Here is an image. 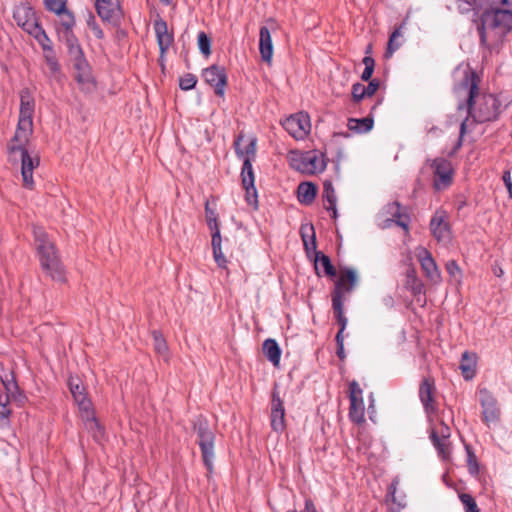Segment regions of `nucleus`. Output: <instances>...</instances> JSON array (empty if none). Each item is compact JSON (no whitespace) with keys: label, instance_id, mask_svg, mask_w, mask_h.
<instances>
[{"label":"nucleus","instance_id":"obj_1","mask_svg":"<svg viewBox=\"0 0 512 512\" xmlns=\"http://www.w3.org/2000/svg\"><path fill=\"white\" fill-rule=\"evenodd\" d=\"M480 77L473 69H466L462 79L457 84L455 91L459 96H464L465 101L458 104V111L465 110L467 116L461 122L459 137L453 148V153L463 145V137L467 132L469 118L474 123L495 121L501 113V101L490 93L479 92Z\"/></svg>","mask_w":512,"mask_h":512},{"label":"nucleus","instance_id":"obj_2","mask_svg":"<svg viewBox=\"0 0 512 512\" xmlns=\"http://www.w3.org/2000/svg\"><path fill=\"white\" fill-rule=\"evenodd\" d=\"M33 115L34 111L20 108L17 128L13 138L8 144V153L10 157L21 160V174L23 186L27 189H33V170L40 164L37 156L32 157L27 149L30 136L33 133Z\"/></svg>","mask_w":512,"mask_h":512},{"label":"nucleus","instance_id":"obj_3","mask_svg":"<svg viewBox=\"0 0 512 512\" xmlns=\"http://www.w3.org/2000/svg\"><path fill=\"white\" fill-rule=\"evenodd\" d=\"M37 254L43 271L59 283L66 282V271L58 255V251L48 234L40 227L33 230Z\"/></svg>","mask_w":512,"mask_h":512},{"label":"nucleus","instance_id":"obj_4","mask_svg":"<svg viewBox=\"0 0 512 512\" xmlns=\"http://www.w3.org/2000/svg\"><path fill=\"white\" fill-rule=\"evenodd\" d=\"M481 23L477 30L482 45L487 44L488 33L492 32L496 36H504L512 30V10L511 7L501 6L482 12Z\"/></svg>","mask_w":512,"mask_h":512},{"label":"nucleus","instance_id":"obj_5","mask_svg":"<svg viewBox=\"0 0 512 512\" xmlns=\"http://www.w3.org/2000/svg\"><path fill=\"white\" fill-rule=\"evenodd\" d=\"M357 283V275L354 269L340 268V274L335 282L332 291V309L335 318L345 317L344 301L345 295L352 292Z\"/></svg>","mask_w":512,"mask_h":512},{"label":"nucleus","instance_id":"obj_6","mask_svg":"<svg viewBox=\"0 0 512 512\" xmlns=\"http://www.w3.org/2000/svg\"><path fill=\"white\" fill-rule=\"evenodd\" d=\"M69 388L79 410L81 411V416L86 429L93 432L95 437L97 434L102 435V427L94 416L91 401L87 398L85 388L81 384L80 380H74L71 378L69 380Z\"/></svg>","mask_w":512,"mask_h":512},{"label":"nucleus","instance_id":"obj_7","mask_svg":"<svg viewBox=\"0 0 512 512\" xmlns=\"http://www.w3.org/2000/svg\"><path fill=\"white\" fill-rule=\"evenodd\" d=\"M194 431L198 437V445L201 450L202 460L207 469L208 474L213 473V461L215 458L214 441L215 434L209 428V424L205 418L199 417L194 423Z\"/></svg>","mask_w":512,"mask_h":512},{"label":"nucleus","instance_id":"obj_8","mask_svg":"<svg viewBox=\"0 0 512 512\" xmlns=\"http://www.w3.org/2000/svg\"><path fill=\"white\" fill-rule=\"evenodd\" d=\"M294 155L291 166L302 173L315 174L322 172L326 168L327 163L324 154H319L315 150L305 153H294Z\"/></svg>","mask_w":512,"mask_h":512},{"label":"nucleus","instance_id":"obj_9","mask_svg":"<svg viewBox=\"0 0 512 512\" xmlns=\"http://www.w3.org/2000/svg\"><path fill=\"white\" fill-rule=\"evenodd\" d=\"M433 170V187L436 191L447 189L453 182L454 169L449 160L435 158L427 160Z\"/></svg>","mask_w":512,"mask_h":512},{"label":"nucleus","instance_id":"obj_10","mask_svg":"<svg viewBox=\"0 0 512 512\" xmlns=\"http://www.w3.org/2000/svg\"><path fill=\"white\" fill-rule=\"evenodd\" d=\"M282 126L293 138L302 140L310 133V116L308 113L298 112L287 117Z\"/></svg>","mask_w":512,"mask_h":512},{"label":"nucleus","instance_id":"obj_11","mask_svg":"<svg viewBox=\"0 0 512 512\" xmlns=\"http://www.w3.org/2000/svg\"><path fill=\"white\" fill-rule=\"evenodd\" d=\"M13 18L16 24L29 35L41 26L34 9L28 3L17 5L13 12Z\"/></svg>","mask_w":512,"mask_h":512},{"label":"nucleus","instance_id":"obj_12","mask_svg":"<svg viewBox=\"0 0 512 512\" xmlns=\"http://www.w3.org/2000/svg\"><path fill=\"white\" fill-rule=\"evenodd\" d=\"M96 11L99 17L114 26H119L123 12L119 0H96Z\"/></svg>","mask_w":512,"mask_h":512},{"label":"nucleus","instance_id":"obj_13","mask_svg":"<svg viewBox=\"0 0 512 512\" xmlns=\"http://www.w3.org/2000/svg\"><path fill=\"white\" fill-rule=\"evenodd\" d=\"M479 402L482 407V420L490 426L492 423H497L500 420V409L497 404L496 398L486 388L479 390Z\"/></svg>","mask_w":512,"mask_h":512},{"label":"nucleus","instance_id":"obj_14","mask_svg":"<svg viewBox=\"0 0 512 512\" xmlns=\"http://www.w3.org/2000/svg\"><path fill=\"white\" fill-rule=\"evenodd\" d=\"M202 76L205 82L214 88L217 96H224L227 85V74L224 67L213 64L203 70Z\"/></svg>","mask_w":512,"mask_h":512},{"label":"nucleus","instance_id":"obj_15","mask_svg":"<svg viewBox=\"0 0 512 512\" xmlns=\"http://www.w3.org/2000/svg\"><path fill=\"white\" fill-rule=\"evenodd\" d=\"M435 393L434 380L430 377L424 378L419 386V398L427 415L436 414L438 411Z\"/></svg>","mask_w":512,"mask_h":512},{"label":"nucleus","instance_id":"obj_16","mask_svg":"<svg viewBox=\"0 0 512 512\" xmlns=\"http://www.w3.org/2000/svg\"><path fill=\"white\" fill-rule=\"evenodd\" d=\"M241 179L243 189L245 190V200L249 205L253 206L254 208H257L258 195L254 185L255 176L252 164L249 163V160H246L242 165Z\"/></svg>","mask_w":512,"mask_h":512},{"label":"nucleus","instance_id":"obj_17","mask_svg":"<svg viewBox=\"0 0 512 512\" xmlns=\"http://www.w3.org/2000/svg\"><path fill=\"white\" fill-rule=\"evenodd\" d=\"M501 6L512 7V0H457V7L462 12L488 11Z\"/></svg>","mask_w":512,"mask_h":512},{"label":"nucleus","instance_id":"obj_18","mask_svg":"<svg viewBox=\"0 0 512 512\" xmlns=\"http://www.w3.org/2000/svg\"><path fill=\"white\" fill-rule=\"evenodd\" d=\"M416 256L421 264V268L425 276L433 283H439L441 280V273L432 254L424 247L416 249Z\"/></svg>","mask_w":512,"mask_h":512},{"label":"nucleus","instance_id":"obj_19","mask_svg":"<svg viewBox=\"0 0 512 512\" xmlns=\"http://www.w3.org/2000/svg\"><path fill=\"white\" fill-rule=\"evenodd\" d=\"M256 144L257 138L255 136H246L241 132L236 137L234 141L235 152L239 158L243 159V163L249 160V163L252 164V160L256 156Z\"/></svg>","mask_w":512,"mask_h":512},{"label":"nucleus","instance_id":"obj_20","mask_svg":"<svg viewBox=\"0 0 512 512\" xmlns=\"http://www.w3.org/2000/svg\"><path fill=\"white\" fill-rule=\"evenodd\" d=\"M153 28L160 52L161 54H164L174 41L173 34L168 32L167 22L161 17H158L154 21Z\"/></svg>","mask_w":512,"mask_h":512},{"label":"nucleus","instance_id":"obj_21","mask_svg":"<svg viewBox=\"0 0 512 512\" xmlns=\"http://www.w3.org/2000/svg\"><path fill=\"white\" fill-rule=\"evenodd\" d=\"M444 218V213L437 212L430 221L431 232L439 242H447L451 238L449 224Z\"/></svg>","mask_w":512,"mask_h":512},{"label":"nucleus","instance_id":"obj_22","mask_svg":"<svg viewBox=\"0 0 512 512\" xmlns=\"http://www.w3.org/2000/svg\"><path fill=\"white\" fill-rule=\"evenodd\" d=\"M259 52L264 62H271L273 43L270 31L266 26H262L259 31Z\"/></svg>","mask_w":512,"mask_h":512},{"label":"nucleus","instance_id":"obj_23","mask_svg":"<svg viewBox=\"0 0 512 512\" xmlns=\"http://www.w3.org/2000/svg\"><path fill=\"white\" fill-rule=\"evenodd\" d=\"M73 67L75 69V80L79 84L85 85L92 83L93 77L91 67L86 58L76 59V61H73Z\"/></svg>","mask_w":512,"mask_h":512},{"label":"nucleus","instance_id":"obj_24","mask_svg":"<svg viewBox=\"0 0 512 512\" xmlns=\"http://www.w3.org/2000/svg\"><path fill=\"white\" fill-rule=\"evenodd\" d=\"M322 198H323L325 209L328 211H332V217L334 219H336L337 218V209H336L337 197L335 194L333 184L330 180H325L323 183Z\"/></svg>","mask_w":512,"mask_h":512},{"label":"nucleus","instance_id":"obj_25","mask_svg":"<svg viewBox=\"0 0 512 512\" xmlns=\"http://www.w3.org/2000/svg\"><path fill=\"white\" fill-rule=\"evenodd\" d=\"M386 211L391 215L392 222H395L396 225L403 228L406 232L408 231L409 224V216L406 213L401 211V205L399 202L395 201L386 206Z\"/></svg>","mask_w":512,"mask_h":512},{"label":"nucleus","instance_id":"obj_26","mask_svg":"<svg viewBox=\"0 0 512 512\" xmlns=\"http://www.w3.org/2000/svg\"><path fill=\"white\" fill-rule=\"evenodd\" d=\"M317 186L312 182H301L297 188L298 201L303 205H310L315 200Z\"/></svg>","mask_w":512,"mask_h":512},{"label":"nucleus","instance_id":"obj_27","mask_svg":"<svg viewBox=\"0 0 512 512\" xmlns=\"http://www.w3.org/2000/svg\"><path fill=\"white\" fill-rule=\"evenodd\" d=\"M376 109V105H374L371 109V113L369 116L357 119V118H349L348 119V128L349 130L356 133H366L373 128L374 120L372 117L373 111Z\"/></svg>","mask_w":512,"mask_h":512},{"label":"nucleus","instance_id":"obj_28","mask_svg":"<svg viewBox=\"0 0 512 512\" xmlns=\"http://www.w3.org/2000/svg\"><path fill=\"white\" fill-rule=\"evenodd\" d=\"M475 367H476V354L471 353L469 351H465L462 354L461 362H460V370L464 379L470 380L475 376Z\"/></svg>","mask_w":512,"mask_h":512},{"label":"nucleus","instance_id":"obj_29","mask_svg":"<svg viewBox=\"0 0 512 512\" xmlns=\"http://www.w3.org/2000/svg\"><path fill=\"white\" fill-rule=\"evenodd\" d=\"M263 353L266 358L274 365L278 366L281 358V349L274 339H266L263 342Z\"/></svg>","mask_w":512,"mask_h":512},{"label":"nucleus","instance_id":"obj_30","mask_svg":"<svg viewBox=\"0 0 512 512\" xmlns=\"http://www.w3.org/2000/svg\"><path fill=\"white\" fill-rule=\"evenodd\" d=\"M349 418L353 423L362 424L365 421V408L363 399H349Z\"/></svg>","mask_w":512,"mask_h":512},{"label":"nucleus","instance_id":"obj_31","mask_svg":"<svg viewBox=\"0 0 512 512\" xmlns=\"http://www.w3.org/2000/svg\"><path fill=\"white\" fill-rule=\"evenodd\" d=\"M429 438L437 450L439 457H441L443 460L448 459L451 454L450 440L439 437L435 433H430Z\"/></svg>","mask_w":512,"mask_h":512},{"label":"nucleus","instance_id":"obj_32","mask_svg":"<svg viewBox=\"0 0 512 512\" xmlns=\"http://www.w3.org/2000/svg\"><path fill=\"white\" fill-rule=\"evenodd\" d=\"M300 233H301V238H302V241H303V245H304V248L307 252V254L310 253V251H313L314 253L317 252L316 251V237H315V232H314V227L311 225V226H302L301 229H300Z\"/></svg>","mask_w":512,"mask_h":512},{"label":"nucleus","instance_id":"obj_33","mask_svg":"<svg viewBox=\"0 0 512 512\" xmlns=\"http://www.w3.org/2000/svg\"><path fill=\"white\" fill-rule=\"evenodd\" d=\"M59 18V26H57V33L59 31H71L73 30L76 22L75 17L71 11H69L66 7L62 9L61 12H55Z\"/></svg>","mask_w":512,"mask_h":512},{"label":"nucleus","instance_id":"obj_34","mask_svg":"<svg viewBox=\"0 0 512 512\" xmlns=\"http://www.w3.org/2000/svg\"><path fill=\"white\" fill-rule=\"evenodd\" d=\"M338 325H339V331L338 333L336 334V337H335V340H336V344H337V356L343 360L345 358V352H344V336H343V333H344V330L346 329V326H347V318L346 317H340V318H335Z\"/></svg>","mask_w":512,"mask_h":512},{"label":"nucleus","instance_id":"obj_35","mask_svg":"<svg viewBox=\"0 0 512 512\" xmlns=\"http://www.w3.org/2000/svg\"><path fill=\"white\" fill-rule=\"evenodd\" d=\"M406 286L409 288L413 295H418L423 292V284L417 278L416 272L413 268L407 270L406 273Z\"/></svg>","mask_w":512,"mask_h":512},{"label":"nucleus","instance_id":"obj_36","mask_svg":"<svg viewBox=\"0 0 512 512\" xmlns=\"http://www.w3.org/2000/svg\"><path fill=\"white\" fill-rule=\"evenodd\" d=\"M43 56L50 70V74L54 77L59 75L61 69L54 49H48V51L43 53Z\"/></svg>","mask_w":512,"mask_h":512},{"label":"nucleus","instance_id":"obj_37","mask_svg":"<svg viewBox=\"0 0 512 512\" xmlns=\"http://www.w3.org/2000/svg\"><path fill=\"white\" fill-rule=\"evenodd\" d=\"M35 38V40L39 43L41 46L43 53L48 51V49H54L52 45V41L47 36L44 29L40 26L38 27L33 33L30 34Z\"/></svg>","mask_w":512,"mask_h":512},{"label":"nucleus","instance_id":"obj_38","mask_svg":"<svg viewBox=\"0 0 512 512\" xmlns=\"http://www.w3.org/2000/svg\"><path fill=\"white\" fill-rule=\"evenodd\" d=\"M315 262H320L324 268V272L329 277L336 276V269L331 263L330 258L322 252H315Z\"/></svg>","mask_w":512,"mask_h":512},{"label":"nucleus","instance_id":"obj_39","mask_svg":"<svg viewBox=\"0 0 512 512\" xmlns=\"http://www.w3.org/2000/svg\"><path fill=\"white\" fill-rule=\"evenodd\" d=\"M271 428L275 432H283L285 430V411L270 412Z\"/></svg>","mask_w":512,"mask_h":512},{"label":"nucleus","instance_id":"obj_40","mask_svg":"<svg viewBox=\"0 0 512 512\" xmlns=\"http://www.w3.org/2000/svg\"><path fill=\"white\" fill-rule=\"evenodd\" d=\"M204 209H205V218H206V222H207L209 229L212 230V229L219 228L218 214L215 209L210 207L209 200L205 201Z\"/></svg>","mask_w":512,"mask_h":512},{"label":"nucleus","instance_id":"obj_41","mask_svg":"<svg viewBox=\"0 0 512 512\" xmlns=\"http://www.w3.org/2000/svg\"><path fill=\"white\" fill-rule=\"evenodd\" d=\"M401 36H402V34H401V27L396 28V29L392 32V34H391V35H390V37H389L387 50H386V52H385V57H386V58L391 57V56H392V54H393L396 50H398V49L400 48L401 43H399V42L397 41V39H398L399 37H401Z\"/></svg>","mask_w":512,"mask_h":512},{"label":"nucleus","instance_id":"obj_42","mask_svg":"<svg viewBox=\"0 0 512 512\" xmlns=\"http://www.w3.org/2000/svg\"><path fill=\"white\" fill-rule=\"evenodd\" d=\"M465 450L467 454V467L468 471L471 475H478L479 473V464L477 457L470 445H465Z\"/></svg>","mask_w":512,"mask_h":512},{"label":"nucleus","instance_id":"obj_43","mask_svg":"<svg viewBox=\"0 0 512 512\" xmlns=\"http://www.w3.org/2000/svg\"><path fill=\"white\" fill-rule=\"evenodd\" d=\"M152 337H153L155 351L159 355L166 357L167 352H168V347H167L166 341L163 338L162 334L159 331L154 330L152 332Z\"/></svg>","mask_w":512,"mask_h":512},{"label":"nucleus","instance_id":"obj_44","mask_svg":"<svg viewBox=\"0 0 512 512\" xmlns=\"http://www.w3.org/2000/svg\"><path fill=\"white\" fill-rule=\"evenodd\" d=\"M285 411L284 402L280 396L278 386L275 385L271 393L270 412Z\"/></svg>","mask_w":512,"mask_h":512},{"label":"nucleus","instance_id":"obj_45","mask_svg":"<svg viewBox=\"0 0 512 512\" xmlns=\"http://www.w3.org/2000/svg\"><path fill=\"white\" fill-rule=\"evenodd\" d=\"M198 47L200 52L208 57L211 54V39L210 37L203 31L198 33Z\"/></svg>","mask_w":512,"mask_h":512},{"label":"nucleus","instance_id":"obj_46","mask_svg":"<svg viewBox=\"0 0 512 512\" xmlns=\"http://www.w3.org/2000/svg\"><path fill=\"white\" fill-rule=\"evenodd\" d=\"M459 499L464 506L465 512H480L475 499L468 493H460Z\"/></svg>","mask_w":512,"mask_h":512},{"label":"nucleus","instance_id":"obj_47","mask_svg":"<svg viewBox=\"0 0 512 512\" xmlns=\"http://www.w3.org/2000/svg\"><path fill=\"white\" fill-rule=\"evenodd\" d=\"M20 108L35 111V101L29 89L20 92Z\"/></svg>","mask_w":512,"mask_h":512},{"label":"nucleus","instance_id":"obj_48","mask_svg":"<svg viewBox=\"0 0 512 512\" xmlns=\"http://www.w3.org/2000/svg\"><path fill=\"white\" fill-rule=\"evenodd\" d=\"M197 84V77L192 73H187L179 79V87L184 91L193 89Z\"/></svg>","mask_w":512,"mask_h":512},{"label":"nucleus","instance_id":"obj_49","mask_svg":"<svg viewBox=\"0 0 512 512\" xmlns=\"http://www.w3.org/2000/svg\"><path fill=\"white\" fill-rule=\"evenodd\" d=\"M58 37H59V40L60 41H63L66 46H67V49L70 48V47H73L75 46L76 44L79 43L77 37L75 36L73 30L71 31H59L58 32Z\"/></svg>","mask_w":512,"mask_h":512},{"label":"nucleus","instance_id":"obj_50","mask_svg":"<svg viewBox=\"0 0 512 512\" xmlns=\"http://www.w3.org/2000/svg\"><path fill=\"white\" fill-rule=\"evenodd\" d=\"M67 0H44L45 7L50 12H61L66 6Z\"/></svg>","mask_w":512,"mask_h":512},{"label":"nucleus","instance_id":"obj_51","mask_svg":"<svg viewBox=\"0 0 512 512\" xmlns=\"http://www.w3.org/2000/svg\"><path fill=\"white\" fill-rule=\"evenodd\" d=\"M366 97L364 85L361 83H355L352 86V101L354 103H359Z\"/></svg>","mask_w":512,"mask_h":512},{"label":"nucleus","instance_id":"obj_52","mask_svg":"<svg viewBox=\"0 0 512 512\" xmlns=\"http://www.w3.org/2000/svg\"><path fill=\"white\" fill-rule=\"evenodd\" d=\"M87 25L97 39L104 38V32L101 29V27L97 24L95 17L93 15H90V17L87 21Z\"/></svg>","mask_w":512,"mask_h":512},{"label":"nucleus","instance_id":"obj_53","mask_svg":"<svg viewBox=\"0 0 512 512\" xmlns=\"http://www.w3.org/2000/svg\"><path fill=\"white\" fill-rule=\"evenodd\" d=\"M430 433H435L439 437L450 439L451 430L448 425L441 421L437 427L431 429Z\"/></svg>","mask_w":512,"mask_h":512},{"label":"nucleus","instance_id":"obj_54","mask_svg":"<svg viewBox=\"0 0 512 512\" xmlns=\"http://www.w3.org/2000/svg\"><path fill=\"white\" fill-rule=\"evenodd\" d=\"M362 394L363 391L355 380L349 383V399H363Z\"/></svg>","mask_w":512,"mask_h":512},{"label":"nucleus","instance_id":"obj_55","mask_svg":"<svg viewBox=\"0 0 512 512\" xmlns=\"http://www.w3.org/2000/svg\"><path fill=\"white\" fill-rule=\"evenodd\" d=\"M68 54L73 61H76V59H83L85 58L84 52L81 48V45L78 43L73 47L68 48Z\"/></svg>","mask_w":512,"mask_h":512},{"label":"nucleus","instance_id":"obj_56","mask_svg":"<svg viewBox=\"0 0 512 512\" xmlns=\"http://www.w3.org/2000/svg\"><path fill=\"white\" fill-rule=\"evenodd\" d=\"M380 87V81L378 79L369 80L367 86L364 85L366 97L373 96Z\"/></svg>","mask_w":512,"mask_h":512},{"label":"nucleus","instance_id":"obj_57","mask_svg":"<svg viewBox=\"0 0 512 512\" xmlns=\"http://www.w3.org/2000/svg\"><path fill=\"white\" fill-rule=\"evenodd\" d=\"M446 270L451 277L461 276V269L455 260L446 263Z\"/></svg>","mask_w":512,"mask_h":512},{"label":"nucleus","instance_id":"obj_58","mask_svg":"<svg viewBox=\"0 0 512 512\" xmlns=\"http://www.w3.org/2000/svg\"><path fill=\"white\" fill-rule=\"evenodd\" d=\"M210 231H211V236H212V239H211L212 250H217L219 248H222L221 247L222 239H221L220 228L212 229Z\"/></svg>","mask_w":512,"mask_h":512},{"label":"nucleus","instance_id":"obj_59","mask_svg":"<svg viewBox=\"0 0 512 512\" xmlns=\"http://www.w3.org/2000/svg\"><path fill=\"white\" fill-rule=\"evenodd\" d=\"M213 257L220 268H226L227 260L223 254L222 248L213 250Z\"/></svg>","mask_w":512,"mask_h":512},{"label":"nucleus","instance_id":"obj_60","mask_svg":"<svg viewBox=\"0 0 512 512\" xmlns=\"http://www.w3.org/2000/svg\"><path fill=\"white\" fill-rule=\"evenodd\" d=\"M503 182L507 188V191H508V195H509V198H512V178H511V173L510 171H505L503 173Z\"/></svg>","mask_w":512,"mask_h":512},{"label":"nucleus","instance_id":"obj_61","mask_svg":"<svg viewBox=\"0 0 512 512\" xmlns=\"http://www.w3.org/2000/svg\"><path fill=\"white\" fill-rule=\"evenodd\" d=\"M397 485H398V480L397 479H394L391 484L389 485V488H388V495L391 497V500L393 503H396V497H395V493H396V490H397Z\"/></svg>","mask_w":512,"mask_h":512},{"label":"nucleus","instance_id":"obj_62","mask_svg":"<svg viewBox=\"0 0 512 512\" xmlns=\"http://www.w3.org/2000/svg\"><path fill=\"white\" fill-rule=\"evenodd\" d=\"M365 68H373L375 67V60L371 55H365L362 60Z\"/></svg>","mask_w":512,"mask_h":512},{"label":"nucleus","instance_id":"obj_63","mask_svg":"<svg viewBox=\"0 0 512 512\" xmlns=\"http://www.w3.org/2000/svg\"><path fill=\"white\" fill-rule=\"evenodd\" d=\"M302 512H318V511H317L313 501L311 499H306L305 500V507H304V510Z\"/></svg>","mask_w":512,"mask_h":512},{"label":"nucleus","instance_id":"obj_64","mask_svg":"<svg viewBox=\"0 0 512 512\" xmlns=\"http://www.w3.org/2000/svg\"><path fill=\"white\" fill-rule=\"evenodd\" d=\"M374 72V69L373 68H364L362 74H361V79L363 81H369L371 80V77H372V74Z\"/></svg>","mask_w":512,"mask_h":512}]
</instances>
